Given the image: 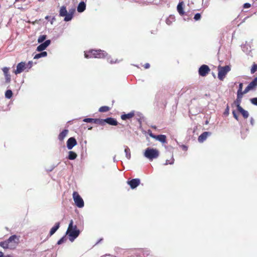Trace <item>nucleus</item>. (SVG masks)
<instances>
[{
  "label": "nucleus",
  "mask_w": 257,
  "mask_h": 257,
  "mask_svg": "<svg viewBox=\"0 0 257 257\" xmlns=\"http://www.w3.org/2000/svg\"><path fill=\"white\" fill-rule=\"evenodd\" d=\"M39 2L43 1L44 0H38Z\"/></svg>",
  "instance_id": "nucleus-60"
},
{
  "label": "nucleus",
  "mask_w": 257,
  "mask_h": 257,
  "mask_svg": "<svg viewBox=\"0 0 257 257\" xmlns=\"http://www.w3.org/2000/svg\"><path fill=\"white\" fill-rule=\"evenodd\" d=\"M68 133V130H64L58 136V139L60 141H63L64 139L66 137L67 134Z\"/></svg>",
  "instance_id": "nucleus-22"
},
{
  "label": "nucleus",
  "mask_w": 257,
  "mask_h": 257,
  "mask_svg": "<svg viewBox=\"0 0 257 257\" xmlns=\"http://www.w3.org/2000/svg\"><path fill=\"white\" fill-rule=\"evenodd\" d=\"M251 90V89L249 88V87L247 85V87L245 88L244 91H242V95L244 94L247 93L249 91Z\"/></svg>",
  "instance_id": "nucleus-43"
},
{
  "label": "nucleus",
  "mask_w": 257,
  "mask_h": 257,
  "mask_svg": "<svg viewBox=\"0 0 257 257\" xmlns=\"http://www.w3.org/2000/svg\"><path fill=\"white\" fill-rule=\"evenodd\" d=\"M54 168V167H53L52 168H49V170H48V171H52Z\"/></svg>",
  "instance_id": "nucleus-55"
},
{
  "label": "nucleus",
  "mask_w": 257,
  "mask_h": 257,
  "mask_svg": "<svg viewBox=\"0 0 257 257\" xmlns=\"http://www.w3.org/2000/svg\"><path fill=\"white\" fill-rule=\"evenodd\" d=\"M13 95V92L11 90H7L5 92V97L7 98L10 99Z\"/></svg>",
  "instance_id": "nucleus-29"
},
{
  "label": "nucleus",
  "mask_w": 257,
  "mask_h": 257,
  "mask_svg": "<svg viewBox=\"0 0 257 257\" xmlns=\"http://www.w3.org/2000/svg\"><path fill=\"white\" fill-rule=\"evenodd\" d=\"M210 69L207 65L203 64L201 65L198 70V73L200 76L204 77L207 75L210 72Z\"/></svg>",
  "instance_id": "nucleus-6"
},
{
  "label": "nucleus",
  "mask_w": 257,
  "mask_h": 257,
  "mask_svg": "<svg viewBox=\"0 0 257 257\" xmlns=\"http://www.w3.org/2000/svg\"><path fill=\"white\" fill-rule=\"evenodd\" d=\"M155 139L163 143H165L166 141V137L165 135H164L156 136Z\"/></svg>",
  "instance_id": "nucleus-24"
},
{
  "label": "nucleus",
  "mask_w": 257,
  "mask_h": 257,
  "mask_svg": "<svg viewBox=\"0 0 257 257\" xmlns=\"http://www.w3.org/2000/svg\"><path fill=\"white\" fill-rule=\"evenodd\" d=\"M211 135V133L209 132H204L201 134L198 138V141L199 143H203L205 141L207 138Z\"/></svg>",
  "instance_id": "nucleus-11"
},
{
  "label": "nucleus",
  "mask_w": 257,
  "mask_h": 257,
  "mask_svg": "<svg viewBox=\"0 0 257 257\" xmlns=\"http://www.w3.org/2000/svg\"><path fill=\"white\" fill-rule=\"evenodd\" d=\"M238 111L241 113L242 115L244 118H246L249 116V113L247 111L243 109L241 106H239L237 108Z\"/></svg>",
  "instance_id": "nucleus-20"
},
{
  "label": "nucleus",
  "mask_w": 257,
  "mask_h": 257,
  "mask_svg": "<svg viewBox=\"0 0 257 257\" xmlns=\"http://www.w3.org/2000/svg\"><path fill=\"white\" fill-rule=\"evenodd\" d=\"M86 9V4L84 2H81L78 5L77 10L79 13L83 12Z\"/></svg>",
  "instance_id": "nucleus-18"
},
{
  "label": "nucleus",
  "mask_w": 257,
  "mask_h": 257,
  "mask_svg": "<svg viewBox=\"0 0 257 257\" xmlns=\"http://www.w3.org/2000/svg\"><path fill=\"white\" fill-rule=\"evenodd\" d=\"M109 110V107L107 106H101L99 109V111L100 112H107Z\"/></svg>",
  "instance_id": "nucleus-32"
},
{
  "label": "nucleus",
  "mask_w": 257,
  "mask_h": 257,
  "mask_svg": "<svg viewBox=\"0 0 257 257\" xmlns=\"http://www.w3.org/2000/svg\"><path fill=\"white\" fill-rule=\"evenodd\" d=\"M113 160H114V161H115V157H114Z\"/></svg>",
  "instance_id": "nucleus-62"
},
{
  "label": "nucleus",
  "mask_w": 257,
  "mask_h": 257,
  "mask_svg": "<svg viewBox=\"0 0 257 257\" xmlns=\"http://www.w3.org/2000/svg\"><path fill=\"white\" fill-rule=\"evenodd\" d=\"M104 121L111 125H116L118 123L117 120L112 117H108L104 119Z\"/></svg>",
  "instance_id": "nucleus-15"
},
{
  "label": "nucleus",
  "mask_w": 257,
  "mask_h": 257,
  "mask_svg": "<svg viewBox=\"0 0 257 257\" xmlns=\"http://www.w3.org/2000/svg\"><path fill=\"white\" fill-rule=\"evenodd\" d=\"M107 60L108 62H109L110 64H114L118 62V60L116 59L115 61H113L111 59L110 56H109L107 57Z\"/></svg>",
  "instance_id": "nucleus-38"
},
{
  "label": "nucleus",
  "mask_w": 257,
  "mask_h": 257,
  "mask_svg": "<svg viewBox=\"0 0 257 257\" xmlns=\"http://www.w3.org/2000/svg\"><path fill=\"white\" fill-rule=\"evenodd\" d=\"M83 121L85 122H93V118H85Z\"/></svg>",
  "instance_id": "nucleus-41"
},
{
  "label": "nucleus",
  "mask_w": 257,
  "mask_h": 257,
  "mask_svg": "<svg viewBox=\"0 0 257 257\" xmlns=\"http://www.w3.org/2000/svg\"><path fill=\"white\" fill-rule=\"evenodd\" d=\"M232 114H233V117L236 119V120H238V116L237 115L236 112H235V110H233L232 111Z\"/></svg>",
  "instance_id": "nucleus-47"
},
{
  "label": "nucleus",
  "mask_w": 257,
  "mask_h": 257,
  "mask_svg": "<svg viewBox=\"0 0 257 257\" xmlns=\"http://www.w3.org/2000/svg\"><path fill=\"white\" fill-rule=\"evenodd\" d=\"M152 127L154 128H156V126H153Z\"/></svg>",
  "instance_id": "nucleus-58"
},
{
  "label": "nucleus",
  "mask_w": 257,
  "mask_h": 257,
  "mask_svg": "<svg viewBox=\"0 0 257 257\" xmlns=\"http://www.w3.org/2000/svg\"><path fill=\"white\" fill-rule=\"evenodd\" d=\"M138 120L141 122V117L140 118H138Z\"/></svg>",
  "instance_id": "nucleus-57"
},
{
  "label": "nucleus",
  "mask_w": 257,
  "mask_h": 257,
  "mask_svg": "<svg viewBox=\"0 0 257 257\" xmlns=\"http://www.w3.org/2000/svg\"><path fill=\"white\" fill-rule=\"evenodd\" d=\"M243 48H244V47H242V51H244V49H243Z\"/></svg>",
  "instance_id": "nucleus-63"
},
{
  "label": "nucleus",
  "mask_w": 257,
  "mask_h": 257,
  "mask_svg": "<svg viewBox=\"0 0 257 257\" xmlns=\"http://www.w3.org/2000/svg\"><path fill=\"white\" fill-rule=\"evenodd\" d=\"M93 122L96 124H103L105 121L104 119L100 118H93Z\"/></svg>",
  "instance_id": "nucleus-30"
},
{
  "label": "nucleus",
  "mask_w": 257,
  "mask_h": 257,
  "mask_svg": "<svg viewBox=\"0 0 257 257\" xmlns=\"http://www.w3.org/2000/svg\"><path fill=\"white\" fill-rule=\"evenodd\" d=\"M75 227H77L76 225H73V221L72 220H71L70 221V223L68 225V227L67 229L71 230L72 229H74Z\"/></svg>",
  "instance_id": "nucleus-35"
},
{
  "label": "nucleus",
  "mask_w": 257,
  "mask_h": 257,
  "mask_svg": "<svg viewBox=\"0 0 257 257\" xmlns=\"http://www.w3.org/2000/svg\"><path fill=\"white\" fill-rule=\"evenodd\" d=\"M32 62H31V61H29V64H30V67H31V66H32Z\"/></svg>",
  "instance_id": "nucleus-56"
},
{
  "label": "nucleus",
  "mask_w": 257,
  "mask_h": 257,
  "mask_svg": "<svg viewBox=\"0 0 257 257\" xmlns=\"http://www.w3.org/2000/svg\"><path fill=\"white\" fill-rule=\"evenodd\" d=\"M54 168V167H53L52 168H49V170H48V171H52Z\"/></svg>",
  "instance_id": "nucleus-54"
},
{
  "label": "nucleus",
  "mask_w": 257,
  "mask_h": 257,
  "mask_svg": "<svg viewBox=\"0 0 257 257\" xmlns=\"http://www.w3.org/2000/svg\"><path fill=\"white\" fill-rule=\"evenodd\" d=\"M107 56V53L100 49L90 50L84 52V57L86 58H103Z\"/></svg>",
  "instance_id": "nucleus-1"
},
{
  "label": "nucleus",
  "mask_w": 257,
  "mask_h": 257,
  "mask_svg": "<svg viewBox=\"0 0 257 257\" xmlns=\"http://www.w3.org/2000/svg\"><path fill=\"white\" fill-rule=\"evenodd\" d=\"M75 12V8H72L70 10H69V12H68V15L66 17L64 18V21L65 22H68L71 21L73 17L74 13Z\"/></svg>",
  "instance_id": "nucleus-13"
},
{
  "label": "nucleus",
  "mask_w": 257,
  "mask_h": 257,
  "mask_svg": "<svg viewBox=\"0 0 257 257\" xmlns=\"http://www.w3.org/2000/svg\"><path fill=\"white\" fill-rule=\"evenodd\" d=\"M250 101L252 104L257 105V97L251 98Z\"/></svg>",
  "instance_id": "nucleus-40"
},
{
  "label": "nucleus",
  "mask_w": 257,
  "mask_h": 257,
  "mask_svg": "<svg viewBox=\"0 0 257 257\" xmlns=\"http://www.w3.org/2000/svg\"><path fill=\"white\" fill-rule=\"evenodd\" d=\"M47 52L46 51H41V53L37 54L35 55L34 59H38L41 57H44L47 56Z\"/></svg>",
  "instance_id": "nucleus-27"
},
{
  "label": "nucleus",
  "mask_w": 257,
  "mask_h": 257,
  "mask_svg": "<svg viewBox=\"0 0 257 257\" xmlns=\"http://www.w3.org/2000/svg\"><path fill=\"white\" fill-rule=\"evenodd\" d=\"M124 153H125V157L128 160H130L131 158V154L130 149L126 146H124Z\"/></svg>",
  "instance_id": "nucleus-25"
},
{
  "label": "nucleus",
  "mask_w": 257,
  "mask_h": 257,
  "mask_svg": "<svg viewBox=\"0 0 257 257\" xmlns=\"http://www.w3.org/2000/svg\"><path fill=\"white\" fill-rule=\"evenodd\" d=\"M135 116V112L132 111L127 114H123L121 115V118L122 120H126L130 119Z\"/></svg>",
  "instance_id": "nucleus-17"
},
{
  "label": "nucleus",
  "mask_w": 257,
  "mask_h": 257,
  "mask_svg": "<svg viewBox=\"0 0 257 257\" xmlns=\"http://www.w3.org/2000/svg\"><path fill=\"white\" fill-rule=\"evenodd\" d=\"M242 87H243V84L242 83H240L239 84V87H238V90L237 92V94H242Z\"/></svg>",
  "instance_id": "nucleus-36"
},
{
  "label": "nucleus",
  "mask_w": 257,
  "mask_h": 257,
  "mask_svg": "<svg viewBox=\"0 0 257 257\" xmlns=\"http://www.w3.org/2000/svg\"><path fill=\"white\" fill-rule=\"evenodd\" d=\"M51 40H47L44 42L41 43L40 45H39L37 47V51L38 52H41L43 50H45L50 44Z\"/></svg>",
  "instance_id": "nucleus-8"
},
{
  "label": "nucleus",
  "mask_w": 257,
  "mask_h": 257,
  "mask_svg": "<svg viewBox=\"0 0 257 257\" xmlns=\"http://www.w3.org/2000/svg\"><path fill=\"white\" fill-rule=\"evenodd\" d=\"M228 113H229V107L227 106V107L225 110L224 114H228Z\"/></svg>",
  "instance_id": "nucleus-48"
},
{
  "label": "nucleus",
  "mask_w": 257,
  "mask_h": 257,
  "mask_svg": "<svg viewBox=\"0 0 257 257\" xmlns=\"http://www.w3.org/2000/svg\"><path fill=\"white\" fill-rule=\"evenodd\" d=\"M218 70V78L220 80H223L227 73L230 71V67L228 65L223 67L219 66Z\"/></svg>",
  "instance_id": "nucleus-4"
},
{
  "label": "nucleus",
  "mask_w": 257,
  "mask_h": 257,
  "mask_svg": "<svg viewBox=\"0 0 257 257\" xmlns=\"http://www.w3.org/2000/svg\"><path fill=\"white\" fill-rule=\"evenodd\" d=\"M0 246L4 249H14V247L13 245H11L8 243L7 239L4 241L0 242Z\"/></svg>",
  "instance_id": "nucleus-14"
},
{
  "label": "nucleus",
  "mask_w": 257,
  "mask_h": 257,
  "mask_svg": "<svg viewBox=\"0 0 257 257\" xmlns=\"http://www.w3.org/2000/svg\"><path fill=\"white\" fill-rule=\"evenodd\" d=\"M248 86L251 90L256 88L257 86V77L254 78L253 80L248 84Z\"/></svg>",
  "instance_id": "nucleus-23"
},
{
  "label": "nucleus",
  "mask_w": 257,
  "mask_h": 257,
  "mask_svg": "<svg viewBox=\"0 0 257 257\" xmlns=\"http://www.w3.org/2000/svg\"><path fill=\"white\" fill-rule=\"evenodd\" d=\"M251 6L250 4H249V3H245L244 5H243V8L244 9H248L249 8H250Z\"/></svg>",
  "instance_id": "nucleus-46"
},
{
  "label": "nucleus",
  "mask_w": 257,
  "mask_h": 257,
  "mask_svg": "<svg viewBox=\"0 0 257 257\" xmlns=\"http://www.w3.org/2000/svg\"><path fill=\"white\" fill-rule=\"evenodd\" d=\"M250 124H251L252 125H253V124H254V119H253V118H252V117H251V118H250Z\"/></svg>",
  "instance_id": "nucleus-51"
},
{
  "label": "nucleus",
  "mask_w": 257,
  "mask_h": 257,
  "mask_svg": "<svg viewBox=\"0 0 257 257\" xmlns=\"http://www.w3.org/2000/svg\"><path fill=\"white\" fill-rule=\"evenodd\" d=\"M68 154V159L70 160H75L77 156V154L73 151H69Z\"/></svg>",
  "instance_id": "nucleus-28"
},
{
  "label": "nucleus",
  "mask_w": 257,
  "mask_h": 257,
  "mask_svg": "<svg viewBox=\"0 0 257 257\" xmlns=\"http://www.w3.org/2000/svg\"><path fill=\"white\" fill-rule=\"evenodd\" d=\"M73 198L75 203V204L78 208H82L84 205V201L78 192L74 191L73 193Z\"/></svg>",
  "instance_id": "nucleus-5"
},
{
  "label": "nucleus",
  "mask_w": 257,
  "mask_h": 257,
  "mask_svg": "<svg viewBox=\"0 0 257 257\" xmlns=\"http://www.w3.org/2000/svg\"><path fill=\"white\" fill-rule=\"evenodd\" d=\"M80 230L77 229V227H75L74 229L71 230L67 229L66 232V235H68L69 240L71 242H73L74 240L79 236L80 234Z\"/></svg>",
  "instance_id": "nucleus-3"
},
{
  "label": "nucleus",
  "mask_w": 257,
  "mask_h": 257,
  "mask_svg": "<svg viewBox=\"0 0 257 257\" xmlns=\"http://www.w3.org/2000/svg\"><path fill=\"white\" fill-rule=\"evenodd\" d=\"M19 0H15V2H18Z\"/></svg>",
  "instance_id": "nucleus-64"
},
{
  "label": "nucleus",
  "mask_w": 257,
  "mask_h": 257,
  "mask_svg": "<svg viewBox=\"0 0 257 257\" xmlns=\"http://www.w3.org/2000/svg\"><path fill=\"white\" fill-rule=\"evenodd\" d=\"M174 159L173 158H172V161H170L169 160H167L166 161V163L164 164L165 165H167L168 164H174Z\"/></svg>",
  "instance_id": "nucleus-44"
},
{
  "label": "nucleus",
  "mask_w": 257,
  "mask_h": 257,
  "mask_svg": "<svg viewBox=\"0 0 257 257\" xmlns=\"http://www.w3.org/2000/svg\"><path fill=\"white\" fill-rule=\"evenodd\" d=\"M68 15V12L66 10V8L65 6H63L60 8V10L59 11V16L60 17H66Z\"/></svg>",
  "instance_id": "nucleus-19"
},
{
  "label": "nucleus",
  "mask_w": 257,
  "mask_h": 257,
  "mask_svg": "<svg viewBox=\"0 0 257 257\" xmlns=\"http://www.w3.org/2000/svg\"><path fill=\"white\" fill-rule=\"evenodd\" d=\"M7 240L10 244L14 246V249L16 247L19 243V237L16 235H11Z\"/></svg>",
  "instance_id": "nucleus-7"
},
{
  "label": "nucleus",
  "mask_w": 257,
  "mask_h": 257,
  "mask_svg": "<svg viewBox=\"0 0 257 257\" xmlns=\"http://www.w3.org/2000/svg\"><path fill=\"white\" fill-rule=\"evenodd\" d=\"M181 147L184 151H186L187 150V147L185 145H182Z\"/></svg>",
  "instance_id": "nucleus-50"
},
{
  "label": "nucleus",
  "mask_w": 257,
  "mask_h": 257,
  "mask_svg": "<svg viewBox=\"0 0 257 257\" xmlns=\"http://www.w3.org/2000/svg\"><path fill=\"white\" fill-rule=\"evenodd\" d=\"M144 156L150 161H152L159 157V152L156 149L147 148L145 151Z\"/></svg>",
  "instance_id": "nucleus-2"
},
{
  "label": "nucleus",
  "mask_w": 257,
  "mask_h": 257,
  "mask_svg": "<svg viewBox=\"0 0 257 257\" xmlns=\"http://www.w3.org/2000/svg\"><path fill=\"white\" fill-rule=\"evenodd\" d=\"M2 70L4 73L5 76L7 74H9V68L5 67H4L2 69Z\"/></svg>",
  "instance_id": "nucleus-39"
},
{
  "label": "nucleus",
  "mask_w": 257,
  "mask_h": 257,
  "mask_svg": "<svg viewBox=\"0 0 257 257\" xmlns=\"http://www.w3.org/2000/svg\"><path fill=\"white\" fill-rule=\"evenodd\" d=\"M183 5L184 2H180L179 3L177 7V11L181 16H183L185 13L183 10Z\"/></svg>",
  "instance_id": "nucleus-16"
},
{
  "label": "nucleus",
  "mask_w": 257,
  "mask_h": 257,
  "mask_svg": "<svg viewBox=\"0 0 257 257\" xmlns=\"http://www.w3.org/2000/svg\"><path fill=\"white\" fill-rule=\"evenodd\" d=\"M66 240V238L65 236H63L62 238H61L58 241H57V244L60 245L62 243L65 242Z\"/></svg>",
  "instance_id": "nucleus-34"
},
{
  "label": "nucleus",
  "mask_w": 257,
  "mask_h": 257,
  "mask_svg": "<svg viewBox=\"0 0 257 257\" xmlns=\"http://www.w3.org/2000/svg\"><path fill=\"white\" fill-rule=\"evenodd\" d=\"M201 18V14L200 13H197L195 15V16L194 17V19L195 21H199L200 20Z\"/></svg>",
  "instance_id": "nucleus-37"
},
{
  "label": "nucleus",
  "mask_w": 257,
  "mask_h": 257,
  "mask_svg": "<svg viewBox=\"0 0 257 257\" xmlns=\"http://www.w3.org/2000/svg\"><path fill=\"white\" fill-rule=\"evenodd\" d=\"M4 256V253L2 251H0V257H3Z\"/></svg>",
  "instance_id": "nucleus-53"
},
{
  "label": "nucleus",
  "mask_w": 257,
  "mask_h": 257,
  "mask_svg": "<svg viewBox=\"0 0 257 257\" xmlns=\"http://www.w3.org/2000/svg\"><path fill=\"white\" fill-rule=\"evenodd\" d=\"M46 35H43L39 36L38 39V42L39 43H43L46 39Z\"/></svg>",
  "instance_id": "nucleus-31"
},
{
  "label": "nucleus",
  "mask_w": 257,
  "mask_h": 257,
  "mask_svg": "<svg viewBox=\"0 0 257 257\" xmlns=\"http://www.w3.org/2000/svg\"><path fill=\"white\" fill-rule=\"evenodd\" d=\"M148 134H149V135L151 138H154V139H155V137H156V135H154V134L152 133V131H151V130H148Z\"/></svg>",
  "instance_id": "nucleus-45"
},
{
  "label": "nucleus",
  "mask_w": 257,
  "mask_h": 257,
  "mask_svg": "<svg viewBox=\"0 0 257 257\" xmlns=\"http://www.w3.org/2000/svg\"><path fill=\"white\" fill-rule=\"evenodd\" d=\"M6 78V81L7 83H9L11 81V75L10 74H7L5 76Z\"/></svg>",
  "instance_id": "nucleus-42"
},
{
  "label": "nucleus",
  "mask_w": 257,
  "mask_h": 257,
  "mask_svg": "<svg viewBox=\"0 0 257 257\" xmlns=\"http://www.w3.org/2000/svg\"><path fill=\"white\" fill-rule=\"evenodd\" d=\"M26 64L25 62H21L17 66V69L15 71L16 74H20L22 72L25 68Z\"/></svg>",
  "instance_id": "nucleus-12"
},
{
  "label": "nucleus",
  "mask_w": 257,
  "mask_h": 257,
  "mask_svg": "<svg viewBox=\"0 0 257 257\" xmlns=\"http://www.w3.org/2000/svg\"><path fill=\"white\" fill-rule=\"evenodd\" d=\"M171 22L170 21L169 19H167L166 20V23L168 24V25H170L171 24Z\"/></svg>",
  "instance_id": "nucleus-52"
},
{
  "label": "nucleus",
  "mask_w": 257,
  "mask_h": 257,
  "mask_svg": "<svg viewBox=\"0 0 257 257\" xmlns=\"http://www.w3.org/2000/svg\"><path fill=\"white\" fill-rule=\"evenodd\" d=\"M5 257H10V256H9V255H7V256H5Z\"/></svg>",
  "instance_id": "nucleus-61"
},
{
  "label": "nucleus",
  "mask_w": 257,
  "mask_h": 257,
  "mask_svg": "<svg viewBox=\"0 0 257 257\" xmlns=\"http://www.w3.org/2000/svg\"><path fill=\"white\" fill-rule=\"evenodd\" d=\"M77 145V141L73 137H71L67 141V147L68 150H71Z\"/></svg>",
  "instance_id": "nucleus-9"
},
{
  "label": "nucleus",
  "mask_w": 257,
  "mask_h": 257,
  "mask_svg": "<svg viewBox=\"0 0 257 257\" xmlns=\"http://www.w3.org/2000/svg\"><path fill=\"white\" fill-rule=\"evenodd\" d=\"M257 70V64H253L250 69V73L253 74Z\"/></svg>",
  "instance_id": "nucleus-33"
},
{
  "label": "nucleus",
  "mask_w": 257,
  "mask_h": 257,
  "mask_svg": "<svg viewBox=\"0 0 257 257\" xmlns=\"http://www.w3.org/2000/svg\"><path fill=\"white\" fill-rule=\"evenodd\" d=\"M59 227H60V223L59 222L56 223L55 224V225L51 229L50 232H49L50 236H51L53 234H54L56 232V231L59 229Z\"/></svg>",
  "instance_id": "nucleus-21"
},
{
  "label": "nucleus",
  "mask_w": 257,
  "mask_h": 257,
  "mask_svg": "<svg viewBox=\"0 0 257 257\" xmlns=\"http://www.w3.org/2000/svg\"><path fill=\"white\" fill-rule=\"evenodd\" d=\"M242 97V94H237V98L235 101V103L236 105L237 109L238 108L239 106H240V104L241 101Z\"/></svg>",
  "instance_id": "nucleus-26"
},
{
  "label": "nucleus",
  "mask_w": 257,
  "mask_h": 257,
  "mask_svg": "<svg viewBox=\"0 0 257 257\" xmlns=\"http://www.w3.org/2000/svg\"><path fill=\"white\" fill-rule=\"evenodd\" d=\"M150 65L149 63H146L144 65V67L146 69H148L150 67Z\"/></svg>",
  "instance_id": "nucleus-49"
},
{
  "label": "nucleus",
  "mask_w": 257,
  "mask_h": 257,
  "mask_svg": "<svg viewBox=\"0 0 257 257\" xmlns=\"http://www.w3.org/2000/svg\"><path fill=\"white\" fill-rule=\"evenodd\" d=\"M170 18L172 19V20H174V17H170Z\"/></svg>",
  "instance_id": "nucleus-59"
},
{
  "label": "nucleus",
  "mask_w": 257,
  "mask_h": 257,
  "mask_svg": "<svg viewBox=\"0 0 257 257\" xmlns=\"http://www.w3.org/2000/svg\"><path fill=\"white\" fill-rule=\"evenodd\" d=\"M127 184L132 189L136 188L140 184V180L138 178L133 179L127 181Z\"/></svg>",
  "instance_id": "nucleus-10"
}]
</instances>
